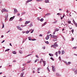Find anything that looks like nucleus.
Wrapping results in <instances>:
<instances>
[{
    "label": "nucleus",
    "instance_id": "26",
    "mask_svg": "<svg viewBox=\"0 0 77 77\" xmlns=\"http://www.w3.org/2000/svg\"><path fill=\"white\" fill-rule=\"evenodd\" d=\"M58 53L59 54H61V52H60V51H59Z\"/></svg>",
    "mask_w": 77,
    "mask_h": 77
},
{
    "label": "nucleus",
    "instance_id": "53",
    "mask_svg": "<svg viewBox=\"0 0 77 77\" xmlns=\"http://www.w3.org/2000/svg\"><path fill=\"white\" fill-rule=\"evenodd\" d=\"M11 31V30H9V31H8L7 32V33H9V32H10Z\"/></svg>",
    "mask_w": 77,
    "mask_h": 77
},
{
    "label": "nucleus",
    "instance_id": "61",
    "mask_svg": "<svg viewBox=\"0 0 77 77\" xmlns=\"http://www.w3.org/2000/svg\"><path fill=\"white\" fill-rule=\"evenodd\" d=\"M37 20H39V18L37 17Z\"/></svg>",
    "mask_w": 77,
    "mask_h": 77
},
{
    "label": "nucleus",
    "instance_id": "19",
    "mask_svg": "<svg viewBox=\"0 0 77 77\" xmlns=\"http://www.w3.org/2000/svg\"><path fill=\"white\" fill-rule=\"evenodd\" d=\"M8 15L7 14L5 16V18H8Z\"/></svg>",
    "mask_w": 77,
    "mask_h": 77
},
{
    "label": "nucleus",
    "instance_id": "2",
    "mask_svg": "<svg viewBox=\"0 0 77 77\" xmlns=\"http://www.w3.org/2000/svg\"><path fill=\"white\" fill-rule=\"evenodd\" d=\"M2 12H8V11L5 8H4L2 9Z\"/></svg>",
    "mask_w": 77,
    "mask_h": 77
},
{
    "label": "nucleus",
    "instance_id": "28",
    "mask_svg": "<svg viewBox=\"0 0 77 77\" xmlns=\"http://www.w3.org/2000/svg\"><path fill=\"white\" fill-rule=\"evenodd\" d=\"M37 60L38 61V60H39V59H37V60H35V61H34V63H36V62H37Z\"/></svg>",
    "mask_w": 77,
    "mask_h": 77
},
{
    "label": "nucleus",
    "instance_id": "24",
    "mask_svg": "<svg viewBox=\"0 0 77 77\" xmlns=\"http://www.w3.org/2000/svg\"><path fill=\"white\" fill-rule=\"evenodd\" d=\"M41 69V68H39L38 69V71H40Z\"/></svg>",
    "mask_w": 77,
    "mask_h": 77
},
{
    "label": "nucleus",
    "instance_id": "30",
    "mask_svg": "<svg viewBox=\"0 0 77 77\" xmlns=\"http://www.w3.org/2000/svg\"><path fill=\"white\" fill-rule=\"evenodd\" d=\"M73 24H75V23H75V21H74V20H73Z\"/></svg>",
    "mask_w": 77,
    "mask_h": 77
},
{
    "label": "nucleus",
    "instance_id": "57",
    "mask_svg": "<svg viewBox=\"0 0 77 77\" xmlns=\"http://www.w3.org/2000/svg\"><path fill=\"white\" fill-rule=\"evenodd\" d=\"M50 33V31H49L48 32V33Z\"/></svg>",
    "mask_w": 77,
    "mask_h": 77
},
{
    "label": "nucleus",
    "instance_id": "13",
    "mask_svg": "<svg viewBox=\"0 0 77 77\" xmlns=\"http://www.w3.org/2000/svg\"><path fill=\"white\" fill-rule=\"evenodd\" d=\"M45 3H49V0H45Z\"/></svg>",
    "mask_w": 77,
    "mask_h": 77
},
{
    "label": "nucleus",
    "instance_id": "4",
    "mask_svg": "<svg viewBox=\"0 0 77 77\" xmlns=\"http://www.w3.org/2000/svg\"><path fill=\"white\" fill-rule=\"evenodd\" d=\"M52 67L53 71H54V72H55L56 71V69H55V68H54V66H52Z\"/></svg>",
    "mask_w": 77,
    "mask_h": 77
},
{
    "label": "nucleus",
    "instance_id": "54",
    "mask_svg": "<svg viewBox=\"0 0 77 77\" xmlns=\"http://www.w3.org/2000/svg\"><path fill=\"white\" fill-rule=\"evenodd\" d=\"M5 41V40H3L2 42V43H3V42H4Z\"/></svg>",
    "mask_w": 77,
    "mask_h": 77
},
{
    "label": "nucleus",
    "instance_id": "46",
    "mask_svg": "<svg viewBox=\"0 0 77 77\" xmlns=\"http://www.w3.org/2000/svg\"><path fill=\"white\" fill-rule=\"evenodd\" d=\"M47 69H48L49 71H50V69H49V68H48V67L47 68Z\"/></svg>",
    "mask_w": 77,
    "mask_h": 77
},
{
    "label": "nucleus",
    "instance_id": "22",
    "mask_svg": "<svg viewBox=\"0 0 77 77\" xmlns=\"http://www.w3.org/2000/svg\"><path fill=\"white\" fill-rule=\"evenodd\" d=\"M9 50H10V49H7L5 50V51H9Z\"/></svg>",
    "mask_w": 77,
    "mask_h": 77
},
{
    "label": "nucleus",
    "instance_id": "21",
    "mask_svg": "<svg viewBox=\"0 0 77 77\" xmlns=\"http://www.w3.org/2000/svg\"><path fill=\"white\" fill-rule=\"evenodd\" d=\"M65 53V52H64V51H62V54H63Z\"/></svg>",
    "mask_w": 77,
    "mask_h": 77
},
{
    "label": "nucleus",
    "instance_id": "60",
    "mask_svg": "<svg viewBox=\"0 0 77 77\" xmlns=\"http://www.w3.org/2000/svg\"><path fill=\"white\" fill-rule=\"evenodd\" d=\"M69 29H70V30H71V29H72V27L71 28L70 27H69Z\"/></svg>",
    "mask_w": 77,
    "mask_h": 77
},
{
    "label": "nucleus",
    "instance_id": "52",
    "mask_svg": "<svg viewBox=\"0 0 77 77\" xmlns=\"http://www.w3.org/2000/svg\"><path fill=\"white\" fill-rule=\"evenodd\" d=\"M36 39H32V41H36Z\"/></svg>",
    "mask_w": 77,
    "mask_h": 77
},
{
    "label": "nucleus",
    "instance_id": "5",
    "mask_svg": "<svg viewBox=\"0 0 77 77\" xmlns=\"http://www.w3.org/2000/svg\"><path fill=\"white\" fill-rule=\"evenodd\" d=\"M14 14H16L17 12H18V11L16 8H14Z\"/></svg>",
    "mask_w": 77,
    "mask_h": 77
},
{
    "label": "nucleus",
    "instance_id": "1",
    "mask_svg": "<svg viewBox=\"0 0 77 77\" xmlns=\"http://www.w3.org/2000/svg\"><path fill=\"white\" fill-rule=\"evenodd\" d=\"M56 47H58V45L56 43H55L54 45H52L51 46V47H54V48H56Z\"/></svg>",
    "mask_w": 77,
    "mask_h": 77
},
{
    "label": "nucleus",
    "instance_id": "32",
    "mask_svg": "<svg viewBox=\"0 0 77 77\" xmlns=\"http://www.w3.org/2000/svg\"><path fill=\"white\" fill-rule=\"evenodd\" d=\"M28 38H29V41H30V40H31V37H28Z\"/></svg>",
    "mask_w": 77,
    "mask_h": 77
},
{
    "label": "nucleus",
    "instance_id": "31",
    "mask_svg": "<svg viewBox=\"0 0 77 77\" xmlns=\"http://www.w3.org/2000/svg\"><path fill=\"white\" fill-rule=\"evenodd\" d=\"M57 15H62V14L58 13L57 14Z\"/></svg>",
    "mask_w": 77,
    "mask_h": 77
},
{
    "label": "nucleus",
    "instance_id": "33",
    "mask_svg": "<svg viewBox=\"0 0 77 77\" xmlns=\"http://www.w3.org/2000/svg\"><path fill=\"white\" fill-rule=\"evenodd\" d=\"M29 31H27L26 32V34H27L28 33H29Z\"/></svg>",
    "mask_w": 77,
    "mask_h": 77
},
{
    "label": "nucleus",
    "instance_id": "59",
    "mask_svg": "<svg viewBox=\"0 0 77 77\" xmlns=\"http://www.w3.org/2000/svg\"><path fill=\"white\" fill-rule=\"evenodd\" d=\"M23 33H26V32L23 31Z\"/></svg>",
    "mask_w": 77,
    "mask_h": 77
},
{
    "label": "nucleus",
    "instance_id": "6",
    "mask_svg": "<svg viewBox=\"0 0 77 77\" xmlns=\"http://www.w3.org/2000/svg\"><path fill=\"white\" fill-rule=\"evenodd\" d=\"M17 27L18 29H19V30H23V29H22V28H21L20 27L18 26H17Z\"/></svg>",
    "mask_w": 77,
    "mask_h": 77
},
{
    "label": "nucleus",
    "instance_id": "43",
    "mask_svg": "<svg viewBox=\"0 0 77 77\" xmlns=\"http://www.w3.org/2000/svg\"><path fill=\"white\" fill-rule=\"evenodd\" d=\"M31 30H32V31L31 32V33H33V32L34 31V30H33L32 29H31Z\"/></svg>",
    "mask_w": 77,
    "mask_h": 77
},
{
    "label": "nucleus",
    "instance_id": "8",
    "mask_svg": "<svg viewBox=\"0 0 77 77\" xmlns=\"http://www.w3.org/2000/svg\"><path fill=\"white\" fill-rule=\"evenodd\" d=\"M43 63H44V66H45V65L46 64V62L45 61H43Z\"/></svg>",
    "mask_w": 77,
    "mask_h": 77
},
{
    "label": "nucleus",
    "instance_id": "63",
    "mask_svg": "<svg viewBox=\"0 0 77 77\" xmlns=\"http://www.w3.org/2000/svg\"><path fill=\"white\" fill-rule=\"evenodd\" d=\"M5 21H7V18H5Z\"/></svg>",
    "mask_w": 77,
    "mask_h": 77
},
{
    "label": "nucleus",
    "instance_id": "41",
    "mask_svg": "<svg viewBox=\"0 0 77 77\" xmlns=\"http://www.w3.org/2000/svg\"><path fill=\"white\" fill-rule=\"evenodd\" d=\"M57 20H56L55 22H53L54 24H55V23H57Z\"/></svg>",
    "mask_w": 77,
    "mask_h": 77
},
{
    "label": "nucleus",
    "instance_id": "42",
    "mask_svg": "<svg viewBox=\"0 0 77 77\" xmlns=\"http://www.w3.org/2000/svg\"><path fill=\"white\" fill-rule=\"evenodd\" d=\"M25 26H26V25H21L22 27H25Z\"/></svg>",
    "mask_w": 77,
    "mask_h": 77
},
{
    "label": "nucleus",
    "instance_id": "51",
    "mask_svg": "<svg viewBox=\"0 0 77 77\" xmlns=\"http://www.w3.org/2000/svg\"><path fill=\"white\" fill-rule=\"evenodd\" d=\"M55 33H56V31L54 32V33H53V34H54V35L55 34Z\"/></svg>",
    "mask_w": 77,
    "mask_h": 77
},
{
    "label": "nucleus",
    "instance_id": "45",
    "mask_svg": "<svg viewBox=\"0 0 77 77\" xmlns=\"http://www.w3.org/2000/svg\"><path fill=\"white\" fill-rule=\"evenodd\" d=\"M73 49H76L77 48L76 47H74L72 48Z\"/></svg>",
    "mask_w": 77,
    "mask_h": 77
},
{
    "label": "nucleus",
    "instance_id": "44",
    "mask_svg": "<svg viewBox=\"0 0 77 77\" xmlns=\"http://www.w3.org/2000/svg\"><path fill=\"white\" fill-rule=\"evenodd\" d=\"M55 30H56V31H57V32L58 31H59V29H55Z\"/></svg>",
    "mask_w": 77,
    "mask_h": 77
},
{
    "label": "nucleus",
    "instance_id": "36",
    "mask_svg": "<svg viewBox=\"0 0 77 77\" xmlns=\"http://www.w3.org/2000/svg\"><path fill=\"white\" fill-rule=\"evenodd\" d=\"M70 63H71V62H68V63H66V65H69V64H70Z\"/></svg>",
    "mask_w": 77,
    "mask_h": 77
},
{
    "label": "nucleus",
    "instance_id": "58",
    "mask_svg": "<svg viewBox=\"0 0 77 77\" xmlns=\"http://www.w3.org/2000/svg\"><path fill=\"white\" fill-rule=\"evenodd\" d=\"M26 63L24 64H23V66H24V65H26Z\"/></svg>",
    "mask_w": 77,
    "mask_h": 77
},
{
    "label": "nucleus",
    "instance_id": "48",
    "mask_svg": "<svg viewBox=\"0 0 77 77\" xmlns=\"http://www.w3.org/2000/svg\"><path fill=\"white\" fill-rule=\"evenodd\" d=\"M71 32H72V33H73L74 32V29L72 30Z\"/></svg>",
    "mask_w": 77,
    "mask_h": 77
},
{
    "label": "nucleus",
    "instance_id": "15",
    "mask_svg": "<svg viewBox=\"0 0 77 77\" xmlns=\"http://www.w3.org/2000/svg\"><path fill=\"white\" fill-rule=\"evenodd\" d=\"M12 53L13 54H17V53L15 52V51H14L12 52Z\"/></svg>",
    "mask_w": 77,
    "mask_h": 77
},
{
    "label": "nucleus",
    "instance_id": "12",
    "mask_svg": "<svg viewBox=\"0 0 77 77\" xmlns=\"http://www.w3.org/2000/svg\"><path fill=\"white\" fill-rule=\"evenodd\" d=\"M23 75H24V73H21L20 75V76L21 77H23Z\"/></svg>",
    "mask_w": 77,
    "mask_h": 77
},
{
    "label": "nucleus",
    "instance_id": "50",
    "mask_svg": "<svg viewBox=\"0 0 77 77\" xmlns=\"http://www.w3.org/2000/svg\"><path fill=\"white\" fill-rule=\"evenodd\" d=\"M72 41L74 40V38L72 37Z\"/></svg>",
    "mask_w": 77,
    "mask_h": 77
},
{
    "label": "nucleus",
    "instance_id": "18",
    "mask_svg": "<svg viewBox=\"0 0 77 77\" xmlns=\"http://www.w3.org/2000/svg\"><path fill=\"white\" fill-rule=\"evenodd\" d=\"M40 21H42V22L43 21H44V19H43V18L41 19H40Z\"/></svg>",
    "mask_w": 77,
    "mask_h": 77
},
{
    "label": "nucleus",
    "instance_id": "17",
    "mask_svg": "<svg viewBox=\"0 0 77 77\" xmlns=\"http://www.w3.org/2000/svg\"><path fill=\"white\" fill-rule=\"evenodd\" d=\"M58 53L57 52H56L55 53V54H56V56H57V57L58 56V55H57V54H58Z\"/></svg>",
    "mask_w": 77,
    "mask_h": 77
},
{
    "label": "nucleus",
    "instance_id": "49",
    "mask_svg": "<svg viewBox=\"0 0 77 77\" xmlns=\"http://www.w3.org/2000/svg\"><path fill=\"white\" fill-rule=\"evenodd\" d=\"M20 13L17 14V16H20Z\"/></svg>",
    "mask_w": 77,
    "mask_h": 77
},
{
    "label": "nucleus",
    "instance_id": "62",
    "mask_svg": "<svg viewBox=\"0 0 77 77\" xmlns=\"http://www.w3.org/2000/svg\"><path fill=\"white\" fill-rule=\"evenodd\" d=\"M10 46H12V45H11V43H10Z\"/></svg>",
    "mask_w": 77,
    "mask_h": 77
},
{
    "label": "nucleus",
    "instance_id": "55",
    "mask_svg": "<svg viewBox=\"0 0 77 77\" xmlns=\"http://www.w3.org/2000/svg\"><path fill=\"white\" fill-rule=\"evenodd\" d=\"M36 57H37V58H39V57H38V55H36Z\"/></svg>",
    "mask_w": 77,
    "mask_h": 77
},
{
    "label": "nucleus",
    "instance_id": "38",
    "mask_svg": "<svg viewBox=\"0 0 77 77\" xmlns=\"http://www.w3.org/2000/svg\"><path fill=\"white\" fill-rule=\"evenodd\" d=\"M50 59H51V60H54V59H53L52 57H51Z\"/></svg>",
    "mask_w": 77,
    "mask_h": 77
},
{
    "label": "nucleus",
    "instance_id": "7",
    "mask_svg": "<svg viewBox=\"0 0 77 77\" xmlns=\"http://www.w3.org/2000/svg\"><path fill=\"white\" fill-rule=\"evenodd\" d=\"M14 18H15L14 16L13 17L10 18L9 20V21H12V20Z\"/></svg>",
    "mask_w": 77,
    "mask_h": 77
},
{
    "label": "nucleus",
    "instance_id": "3",
    "mask_svg": "<svg viewBox=\"0 0 77 77\" xmlns=\"http://www.w3.org/2000/svg\"><path fill=\"white\" fill-rule=\"evenodd\" d=\"M51 38H55V39H57V36L56 35H52L51 36Z\"/></svg>",
    "mask_w": 77,
    "mask_h": 77
},
{
    "label": "nucleus",
    "instance_id": "34",
    "mask_svg": "<svg viewBox=\"0 0 77 77\" xmlns=\"http://www.w3.org/2000/svg\"><path fill=\"white\" fill-rule=\"evenodd\" d=\"M46 44H49V42H48V41H46L45 42Z\"/></svg>",
    "mask_w": 77,
    "mask_h": 77
},
{
    "label": "nucleus",
    "instance_id": "27",
    "mask_svg": "<svg viewBox=\"0 0 77 77\" xmlns=\"http://www.w3.org/2000/svg\"><path fill=\"white\" fill-rule=\"evenodd\" d=\"M29 27H31L33 26V25H32V24H31L29 25Z\"/></svg>",
    "mask_w": 77,
    "mask_h": 77
},
{
    "label": "nucleus",
    "instance_id": "23",
    "mask_svg": "<svg viewBox=\"0 0 77 77\" xmlns=\"http://www.w3.org/2000/svg\"><path fill=\"white\" fill-rule=\"evenodd\" d=\"M37 2H42L43 0H37Z\"/></svg>",
    "mask_w": 77,
    "mask_h": 77
},
{
    "label": "nucleus",
    "instance_id": "14",
    "mask_svg": "<svg viewBox=\"0 0 77 77\" xmlns=\"http://www.w3.org/2000/svg\"><path fill=\"white\" fill-rule=\"evenodd\" d=\"M49 54L50 56H51L52 57L53 56V54Z\"/></svg>",
    "mask_w": 77,
    "mask_h": 77
},
{
    "label": "nucleus",
    "instance_id": "10",
    "mask_svg": "<svg viewBox=\"0 0 77 77\" xmlns=\"http://www.w3.org/2000/svg\"><path fill=\"white\" fill-rule=\"evenodd\" d=\"M30 23V21H26L25 22V24H28V23Z\"/></svg>",
    "mask_w": 77,
    "mask_h": 77
},
{
    "label": "nucleus",
    "instance_id": "11",
    "mask_svg": "<svg viewBox=\"0 0 77 77\" xmlns=\"http://www.w3.org/2000/svg\"><path fill=\"white\" fill-rule=\"evenodd\" d=\"M51 15V14L50 13H48L46 14H45V16H48V15Z\"/></svg>",
    "mask_w": 77,
    "mask_h": 77
},
{
    "label": "nucleus",
    "instance_id": "47",
    "mask_svg": "<svg viewBox=\"0 0 77 77\" xmlns=\"http://www.w3.org/2000/svg\"><path fill=\"white\" fill-rule=\"evenodd\" d=\"M19 21H22V18H20V20H19Z\"/></svg>",
    "mask_w": 77,
    "mask_h": 77
},
{
    "label": "nucleus",
    "instance_id": "25",
    "mask_svg": "<svg viewBox=\"0 0 77 77\" xmlns=\"http://www.w3.org/2000/svg\"><path fill=\"white\" fill-rule=\"evenodd\" d=\"M68 23L69 24H71V21H68Z\"/></svg>",
    "mask_w": 77,
    "mask_h": 77
},
{
    "label": "nucleus",
    "instance_id": "56",
    "mask_svg": "<svg viewBox=\"0 0 77 77\" xmlns=\"http://www.w3.org/2000/svg\"><path fill=\"white\" fill-rule=\"evenodd\" d=\"M42 36V34H40L39 35V36Z\"/></svg>",
    "mask_w": 77,
    "mask_h": 77
},
{
    "label": "nucleus",
    "instance_id": "40",
    "mask_svg": "<svg viewBox=\"0 0 77 77\" xmlns=\"http://www.w3.org/2000/svg\"><path fill=\"white\" fill-rule=\"evenodd\" d=\"M74 24H75V26H76V27H77V23H75Z\"/></svg>",
    "mask_w": 77,
    "mask_h": 77
},
{
    "label": "nucleus",
    "instance_id": "37",
    "mask_svg": "<svg viewBox=\"0 0 77 77\" xmlns=\"http://www.w3.org/2000/svg\"><path fill=\"white\" fill-rule=\"evenodd\" d=\"M46 23H47L46 22H45L44 24L42 26H45V24H46Z\"/></svg>",
    "mask_w": 77,
    "mask_h": 77
},
{
    "label": "nucleus",
    "instance_id": "35",
    "mask_svg": "<svg viewBox=\"0 0 77 77\" xmlns=\"http://www.w3.org/2000/svg\"><path fill=\"white\" fill-rule=\"evenodd\" d=\"M42 48H43V49L44 50H45V47L44 46H43V47H42Z\"/></svg>",
    "mask_w": 77,
    "mask_h": 77
},
{
    "label": "nucleus",
    "instance_id": "39",
    "mask_svg": "<svg viewBox=\"0 0 77 77\" xmlns=\"http://www.w3.org/2000/svg\"><path fill=\"white\" fill-rule=\"evenodd\" d=\"M32 0H28V1L27 2V3H28V2H30L32 1Z\"/></svg>",
    "mask_w": 77,
    "mask_h": 77
},
{
    "label": "nucleus",
    "instance_id": "29",
    "mask_svg": "<svg viewBox=\"0 0 77 77\" xmlns=\"http://www.w3.org/2000/svg\"><path fill=\"white\" fill-rule=\"evenodd\" d=\"M31 62V60H30L29 61H28L27 62V63H30V62Z\"/></svg>",
    "mask_w": 77,
    "mask_h": 77
},
{
    "label": "nucleus",
    "instance_id": "20",
    "mask_svg": "<svg viewBox=\"0 0 77 77\" xmlns=\"http://www.w3.org/2000/svg\"><path fill=\"white\" fill-rule=\"evenodd\" d=\"M2 28H4V27H5V25H4V23H2Z\"/></svg>",
    "mask_w": 77,
    "mask_h": 77
},
{
    "label": "nucleus",
    "instance_id": "9",
    "mask_svg": "<svg viewBox=\"0 0 77 77\" xmlns=\"http://www.w3.org/2000/svg\"><path fill=\"white\" fill-rule=\"evenodd\" d=\"M50 38V37H49V35H47V37L46 38V39L47 40H48L49 39V38Z\"/></svg>",
    "mask_w": 77,
    "mask_h": 77
},
{
    "label": "nucleus",
    "instance_id": "16",
    "mask_svg": "<svg viewBox=\"0 0 77 77\" xmlns=\"http://www.w3.org/2000/svg\"><path fill=\"white\" fill-rule=\"evenodd\" d=\"M43 60L42 59L40 62V63H42V61L43 62V61H44V60Z\"/></svg>",
    "mask_w": 77,
    "mask_h": 77
},
{
    "label": "nucleus",
    "instance_id": "64",
    "mask_svg": "<svg viewBox=\"0 0 77 77\" xmlns=\"http://www.w3.org/2000/svg\"><path fill=\"white\" fill-rule=\"evenodd\" d=\"M57 75H59V74H56Z\"/></svg>",
    "mask_w": 77,
    "mask_h": 77
}]
</instances>
